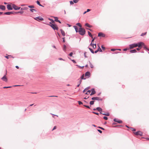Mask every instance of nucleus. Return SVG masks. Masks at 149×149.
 Instances as JSON below:
<instances>
[{
  "label": "nucleus",
  "mask_w": 149,
  "mask_h": 149,
  "mask_svg": "<svg viewBox=\"0 0 149 149\" xmlns=\"http://www.w3.org/2000/svg\"><path fill=\"white\" fill-rule=\"evenodd\" d=\"M86 30L83 28H79V34L84 36L86 33Z\"/></svg>",
  "instance_id": "nucleus-1"
},
{
  "label": "nucleus",
  "mask_w": 149,
  "mask_h": 149,
  "mask_svg": "<svg viewBox=\"0 0 149 149\" xmlns=\"http://www.w3.org/2000/svg\"><path fill=\"white\" fill-rule=\"evenodd\" d=\"M52 28L54 30H58V28L57 25L55 24H52L51 26Z\"/></svg>",
  "instance_id": "nucleus-2"
},
{
  "label": "nucleus",
  "mask_w": 149,
  "mask_h": 149,
  "mask_svg": "<svg viewBox=\"0 0 149 149\" xmlns=\"http://www.w3.org/2000/svg\"><path fill=\"white\" fill-rule=\"evenodd\" d=\"M133 133L136 136H141L143 135V133L142 132L138 131L135 132H134Z\"/></svg>",
  "instance_id": "nucleus-3"
},
{
  "label": "nucleus",
  "mask_w": 149,
  "mask_h": 149,
  "mask_svg": "<svg viewBox=\"0 0 149 149\" xmlns=\"http://www.w3.org/2000/svg\"><path fill=\"white\" fill-rule=\"evenodd\" d=\"M137 44L136 43H134L133 44L130 45H129V49H133L135 47H137Z\"/></svg>",
  "instance_id": "nucleus-4"
},
{
  "label": "nucleus",
  "mask_w": 149,
  "mask_h": 149,
  "mask_svg": "<svg viewBox=\"0 0 149 149\" xmlns=\"http://www.w3.org/2000/svg\"><path fill=\"white\" fill-rule=\"evenodd\" d=\"M91 99L92 100H96L97 101H101L102 100V99L98 97H93L91 98Z\"/></svg>",
  "instance_id": "nucleus-5"
},
{
  "label": "nucleus",
  "mask_w": 149,
  "mask_h": 149,
  "mask_svg": "<svg viewBox=\"0 0 149 149\" xmlns=\"http://www.w3.org/2000/svg\"><path fill=\"white\" fill-rule=\"evenodd\" d=\"M34 19L35 20L39 22L40 21H43L44 20V19L42 17L40 16L36 17L35 18H34Z\"/></svg>",
  "instance_id": "nucleus-6"
},
{
  "label": "nucleus",
  "mask_w": 149,
  "mask_h": 149,
  "mask_svg": "<svg viewBox=\"0 0 149 149\" xmlns=\"http://www.w3.org/2000/svg\"><path fill=\"white\" fill-rule=\"evenodd\" d=\"M12 7L15 10H19L21 8L20 7H18L14 4H12Z\"/></svg>",
  "instance_id": "nucleus-7"
},
{
  "label": "nucleus",
  "mask_w": 149,
  "mask_h": 149,
  "mask_svg": "<svg viewBox=\"0 0 149 149\" xmlns=\"http://www.w3.org/2000/svg\"><path fill=\"white\" fill-rule=\"evenodd\" d=\"M16 14V12L14 11H10V12H7L4 13V15H9L10 14Z\"/></svg>",
  "instance_id": "nucleus-8"
},
{
  "label": "nucleus",
  "mask_w": 149,
  "mask_h": 149,
  "mask_svg": "<svg viewBox=\"0 0 149 149\" xmlns=\"http://www.w3.org/2000/svg\"><path fill=\"white\" fill-rule=\"evenodd\" d=\"M136 43L137 44V47H141V45H144V43L143 42H138Z\"/></svg>",
  "instance_id": "nucleus-9"
},
{
  "label": "nucleus",
  "mask_w": 149,
  "mask_h": 149,
  "mask_svg": "<svg viewBox=\"0 0 149 149\" xmlns=\"http://www.w3.org/2000/svg\"><path fill=\"white\" fill-rule=\"evenodd\" d=\"M113 120L114 122H117L119 124L122 123H123L122 120L118 119V118H115L113 119Z\"/></svg>",
  "instance_id": "nucleus-10"
},
{
  "label": "nucleus",
  "mask_w": 149,
  "mask_h": 149,
  "mask_svg": "<svg viewBox=\"0 0 149 149\" xmlns=\"http://www.w3.org/2000/svg\"><path fill=\"white\" fill-rule=\"evenodd\" d=\"M90 90V92L91 91V93L90 94V95L91 96L96 93V91H95V89L94 88H92Z\"/></svg>",
  "instance_id": "nucleus-11"
},
{
  "label": "nucleus",
  "mask_w": 149,
  "mask_h": 149,
  "mask_svg": "<svg viewBox=\"0 0 149 149\" xmlns=\"http://www.w3.org/2000/svg\"><path fill=\"white\" fill-rule=\"evenodd\" d=\"M98 36L104 37L105 36V35L102 32H99L98 33Z\"/></svg>",
  "instance_id": "nucleus-12"
},
{
  "label": "nucleus",
  "mask_w": 149,
  "mask_h": 149,
  "mask_svg": "<svg viewBox=\"0 0 149 149\" xmlns=\"http://www.w3.org/2000/svg\"><path fill=\"white\" fill-rule=\"evenodd\" d=\"M7 8L8 10H12L13 9L12 6L10 4H8L7 5Z\"/></svg>",
  "instance_id": "nucleus-13"
},
{
  "label": "nucleus",
  "mask_w": 149,
  "mask_h": 149,
  "mask_svg": "<svg viewBox=\"0 0 149 149\" xmlns=\"http://www.w3.org/2000/svg\"><path fill=\"white\" fill-rule=\"evenodd\" d=\"M54 22H57L60 23H61V22L60 20L58 19V18L56 17H54Z\"/></svg>",
  "instance_id": "nucleus-14"
},
{
  "label": "nucleus",
  "mask_w": 149,
  "mask_h": 149,
  "mask_svg": "<svg viewBox=\"0 0 149 149\" xmlns=\"http://www.w3.org/2000/svg\"><path fill=\"white\" fill-rule=\"evenodd\" d=\"M85 76L86 77H88V78L89 77L91 76V73L89 71L86 72L85 74Z\"/></svg>",
  "instance_id": "nucleus-15"
},
{
  "label": "nucleus",
  "mask_w": 149,
  "mask_h": 149,
  "mask_svg": "<svg viewBox=\"0 0 149 149\" xmlns=\"http://www.w3.org/2000/svg\"><path fill=\"white\" fill-rule=\"evenodd\" d=\"M6 8L5 6L2 5H0V9L3 10H5Z\"/></svg>",
  "instance_id": "nucleus-16"
},
{
  "label": "nucleus",
  "mask_w": 149,
  "mask_h": 149,
  "mask_svg": "<svg viewBox=\"0 0 149 149\" xmlns=\"http://www.w3.org/2000/svg\"><path fill=\"white\" fill-rule=\"evenodd\" d=\"M1 79L3 81L6 82L7 81V79L6 77V75H4L1 78Z\"/></svg>",
  "instance_id": "nucleus-17"
},
{
  "label": "nucleus",
  "mask_w": 149,
  "mask_h": 149,
  "mask_svg": "<svg viewBox=\"0 0 149 149\" xmlns=\"http://www.w3.org/2000/svg\"><path fill=\"white\" fill-rule=\"evenodd\" d=\"M102 112H104L103 111V112H100V114H102L103 115H105V116H109L110 115L109 113L108 112L107 113H102Z\"/></svg>",
  "instance_id": "nucleus-18"
},
{
  "label": "nucleus",
  "mask_w": 149,
  "mask_h": 149,
  "mask_svg": "<svg viewBox=\"0 0 149 149\" xmlns=\"http://www.w3.org/2000/svg\"><path fill=\"white\" fill-rule=\"evenodd\" d=\"M130 52L131 53H136L137 52L136 49H133L131 50L130 51Z\"/></svg>",
  "instance_id": "nucleus-19"
},
{
  "label": "nucleus",
  "mask_w": 149,
  "mask_h": 149,
  "mask_svg": "<svg viewBox=\"0 0 149 149\" xmlns=\"http://www.w3.org/2000/svg\"><path fill=\"white\" fill-rule=\"evenodd\" d=\"M73 27L76 33L79 32V30H78V28L77 26H73Z\"/></svg>",
  "instance_id": "nucleus-20"
},
{
  "label": "nucleus",
  "mask_w": 149,
  "mask_h": 149,
  "mask_svg": "<svg viewBox=\"0 0 149 149\" xmlns=\"http://www.w3.org/2000/svg\"><path fill=\"white\" fill-rule=\"evenodd\" d=\"M97 110L98 111L102 112V109L100 107H97L96 108Z\"/></svg>",
  "instance_id": "nucleus-21"
},
{
  "label": "nucleus",
  "mask_w": 149,
  "mask_h": 149,
  "mask_svg": "<svg viewBox=\"0 0 149 149\" xmlns=\"http://www.w3.org/2000/svg\"><path fill=\"white\" fill-rule=\"evenodd\" d=\"M85 26L90 28H91L92 27V25H90L88 23H86L85 24Z\"/></svg>",
  "instance_id": "nucleus-22"
},
{
  "label": "nucleus",
  "mask_w": 149,
  "mask_h": 149,
  "mask_svg": "<svg viewBox=\"0 0 149 149\" xmlns=\"http://www.w3.org/2000/svg\"><path fill=\"white\" fill-rule=\"evenodd\" d=\"M5 57L7 59H8L9 58V57L12 58H14V57L12 56L11 55H7V56H5Z\"/></svg>",
  "instance_id": "nucleus-23"
},
{
  "label": "nucleus",
  "mask_w": 149,
  "mask_h": 149,
  "mask_svg": "<svg viewBox=\"0 0 149 149\" xmlns=\"http://www.w3.org/2000/svg\"><path fill=\"white\" fill-rule=\"evenodd\" d=\"M60 31H61V34H62V36H65V32L64 31L62 30V29H61L60 30Z\"/></svg>",
  "instance_id": "nucleus-24"
},
{
  "label": "nucleus",
  "mask_w": 149,
  "mask_h": 149,
  "mask_svg": "<svg viewBox=\"0 0 149 149\" xmlns=\"http://www.w3.org/2000/svg\"><path fill=\"white\" fill-rule=\"evenodd\" d=\"M63 49L64 52H65L66 50V46L65 45H63Z\"/></svg>",
  "instance_id": "nucleus-25"
},
{
  "label": "nucleus",
  "mask_w": 149,
  "mask_h": 149,
  "mask_svg": "<svg viewBox=\"0 0 149 149\" xmlns=\"http://www.w3.org/2000/svg\"><path fill=\"white\" fill-rule=\"evenodd\" d=\"M90 88V86H88V87H86L85 89H84L83 91V93H85L87 90L89 89Z\"/></svg>",
  "instance_id": "nucleus-26"
},
{
  "label": "nucleus",
  "mask_w": 149,
  "mask_h": 149,
  "mask_svg": "<svg viewBox=\"0 0 149 149\" xmlns=\"http://www.w3.org/2000/svg\"><path fill=\"white\" fill-rule=\"evenodd\" d=\"M88 35L89 36L91 37V38H93V36L92 34H91V33L89 31H88Z\"/></svg>",
  "instance_id": "nucleus-27"
},
{
  "label": "nucleus",
  "mask_w": 149,
  "mask_h": 149,
  "mask_svg": "<svg viewBox=\"0 0 149 149\" xmlns=\"http://www.w3.org/2000/svg\"><path fill=\"white\" fill-rule=\"evenodd\" d=\"M88 48L89 49L91 53H92V54L94 53V51L90 47H88Z\"/></svg>",
  "instance_id": "nucleus-28"
},
{
  "label": "nucleus",
  "mask_w": 149,
  "mask_h": 149,
  "mask_svg": "<svg viewBox=\"0 0 149 149\" xmlns=\"http://www.w3.org/2000/svg\"><path fill=\"white\" fill-rule=\"evenodd\" d=\"M84 76H85V75L84 74H83L82 75V76L81 77V80L82 79L85 80L86 79V78H84Z\"/></svg>",
  "instance_id": "nucleus-29"
},
{
  "label": "nucleus",
  "mask_w": 149,
  "mask_h": 149,
  "mask_svg": "<svg viewBox=\"0 0 149 149\" xmlns=\"http://www.w3.org/2000/svg\"><path fill=\"white\" fill-rule=\"evenodd\" d=\"M94 100H93L91 101H90V103H89L90 105H93L94 104V102L95 101Z\"/></svg>",
  "instance_id": "nucleus-30"
},
{
  "label": "nucleus",
  "mask_w": 149,
  "mask_h": 149,
  "mask_svg": "<svg viewBox=\"0 0 149 149\" xmlns=\"http://www.w3.org/2000/svg\"><path fill=\"white\" fill-rule=\"evenodd\" d=\"M75 65L76 66H77L80 69H83V68H84V66H81L78 65Z\"/></svg>",
  "instance_id": "nucleus-31"
},
{
  "label": "nucleus",
  "mask_w": 149,
  "mask_h": 149,
  "mask_svg": "<svg viewBox=\"0 0 149 149\" xmlns=\"http://www.w3.org/2000/svg\"><path fill=\"white\" fill-rule=\"evenodd\" d=\"M68 58L71 61H72L74 63H77L75 61L74 59H71L70 58L68 57Z\"/></svg>",
  "instance_id": "nucleus-32"
},
{
  "label": "nucleus",
  "mask_w": 149,
  "mask_h": 149,
  "mask_svg": "<svg viewBox=\"0 0 149 149\" xmlns=\"http://www.w3.org/2000/svg\"><path fill=\"white\" fill-rule=\"evenodd\" d=\"M89 63V64L90 65V66L91 68H93V65H92V63L90 61H88Z\"/></svg>",
  "instance_id": "nucleus-33"
},
{
  "label": "nucleus",
  "mask_w": 149,
  "mask_h": 149,
  "mask_svg": "<svg viewBox=\"0 0 149 149\" xmlns=\"http://www.w3.org/2000/svg\"><path fill=\"white\" fill-rule=\"evenodd\" d=\"M82 82V80L81 79H80L79 80V82L78 83V84L77 85V87H79L80 85V84H81V82Z\"/></svg>",
  "instance_id": "nucleus-34"
},
{
  "label": "nucleus",
  "mask_w": 149,
  "mask_h": 149,
  "mask_svg": "<svg viewBox=\"0 0 149 149\" xmlns=\"http://www.w3.org/2000/svg\"><path fill=\"white\" fill-rule=\"evenodd\" d=\"M30 10L32 12H33L34 11H35V12H37V10L34 9H30Z\"/></svg>",
  "instance_id": "nucleus-35"
},
{
  "label": "nucleus",
  "mask_w": 149,
  "mask_h": 149,
  "mask_svg": "<svg viewBox=\"0 0 149 149\" xmlns=\"http://www.w3.org/2000/svg\"><path fill=\"white\" fill-rule=\"evenodd\" d=\"M24 13V11H21L18 12H16V14H17L18 13H20L21 14H22Z\"/></svg>",
  "instance_id": "nucleus-36"
},
{
  "label": "nucleus",
  "mask_w": 149,
  "mask_h": 149,
  "mask_svg": "<svg viewBox=\"0 0 149 149\" xmlns=\"http://www.w3.org/2000/svg\"><path fill=\"white\" fill-rule=\"evenodd\" d=\"M97 49L98 50V51H99L100 52H102V50L101 49V48H100L99 46H98V48Z\"/></svg>",
  "instance_id": "nucleus-37"
},
{
  "label": "nucleus",
  "mask_w": 149,
  "mask_h": 149,
  "mask_svg": "<svg viewBox=\"0 0 149 149\" xmlns=\"http://www.w3.org/2000/svg\"><path fill=\"white\" fill-rule=\"evenodd\" d=\"M52 22H49V24L45 23V24L48 25L49 26L51 27V25L52 24H52Z\"/></svg>",
  "instance_id": "nucleus-38"
},
{
  "label": "nucleus",
  "mask_w": 149,
  "mask_h": 149,
  "mask_svg": "<svg viewBox=\"0 0 149 149\" xmlns=\"http://www.w3.org/2000/svg\"><path fill=\"white\" fill-rule=\"evenodd\" d=\"M76 25L80 27V28H81L82 26L80 23H77L76 24Z\"/></svg>",
  "instance_id": "nucleus-39"
},
{
  "label": "nucleus",
  "mask_w": 149,
  "mask_h": 149,
  "mask_svg": "<svg viewBox=\"0 0 149 149\" xmlns=\"http://www.w3.org/2000/svg\"><path fill=\"white\" fill-rule=\"evenodd\" d=\"M48 19L51 21V22H52V23H54L55 22L54 20L52 19L49 18Z\"/></svg>",
  "instance_id": "nucleus-40"
},
{
  "label": "nucleus",
  "mask_w": 149,
  "mask_h": 149,
  "mask_svg": "<svg viewBox=\"0 0 149 149\" xmlns=\"http://www.w3.org/2000/svg\"><path fill=\"white\" fill-rule=\"evenodd\" d=\"M91 93L90 92V90H88L87 92L85 93V95H88V94H89L90 93Z\"/></svg>",
  "instance_id": "nucleus-41"
},
{
  "label": "nucleus",
  "mask_w": 149,
  "mask_h": 149,
  "mask_svg": "<svg viewBox=\"0 0 149 149\" xmlns=\"http://www.w3.org/2000/svg\"><path fill=\"white\" fill-rule=\"evenodd\" d=\"M146 33H147V32H145L144 33H142L141 34L140 36H143L146 35Z\"/></svg>",
  "instance_id": "nucleus-42"
},
{
  "label": "nucleus",
  "mask_w": 149,
  "mask_h": 149,
  "mask_svg": "<svg viewBox=\"0 0 149 149\" xmlns=\"http://www.w3.org/2000/svg\"><path fill=\"white\" fill-rule=\"evenodd\" d=\"M96 37H95L93 38H93H92V40L91 41L92 42H94V40L96 39Z\"/></svg>",
  "instance_id": "nucleus-43"
},
{
  "label": "nucleus",
  "mask_w": 149,
  "mask_h": 149,
  "mask_svg": "<svg viewBox=\"0 0 149 149\" xmlns=\"http://www.w3.org/2000/svg\"><path fill=\"white\" fill-rule=\"evenodd\" d=\"M28 7L30 8H34V6L33 5H29L28 6Z\"/></svg>",
  "instance_id": "nucleus-44"
},
{
  "label": "nucleus",
  "mask_w": 149,
  "mask_h": 149,
  "mask_svg": "<svg viewBox=\"0 0 149 149\" xmlns=\"http://www.w3.org/2000/svg\"><path fill=\"white\" fill-rule=\"evenodd\" d=\"M101 48H102V50H104L105 49V47H104L103 46V45H101Z\"/></svg>",
  "instance_id": "nucleus-45"
},
{
  "label": "nucleus",
  "mask_w": 149,
  "mask_h": 149,
  "mask_svg": "<svg viewBox=\"0 0 149 149\" xmlns=\"http://www.w3.org/2000/svg\"><path fill=\"white\" fill-rule=\"evenodd\" d=\"M97 128H99V129H100L102 130H105V129L104 128H103L102 127H100V126H98L97 127Z\"/></svg>",
  "instance_id": "nucleus-46"
},
{
  "label": "nucleus",
  "mask_w": 149,
  "mask_h": 149,
  "mask_svg": "<svg viewBox=\"0 0 149 149\" xmlns=\"http://www.w3.org/2000/svg\"><path fill=\"white\" fill-rule=\"evenodd\" d=\"M92 113H93V114H96L97 115H99V113H97V112H94V111H93L92 112Z\"/></svg>",
  "instance_id": "nucleus-47"
},
{
  "label": "nucleus",
  "mask_w": 149,
  "mask_h": 149,
  "mask_svg": "<svg viewBox=\"0 0 149 149\" xmlns=\"http://www.w3.org/2000/svg\"><path fill=\"white\" fill-rule=\"evenodd\" d=\"M143 48L144 49H145L147 50L148 49V48L145 45H143Z\"/></svg>",
  "instance_id": "nucleus-48"
},
{
  "label": "nucleus",
  "mask_w": 149,
  "mask_h": 149,
  "mask_svg": "<svg viewBox=\"0 0 149 149\" xmlns=\"http://www.w3.org/2000/svg\"><path fill=\"white\" fill-rule=\"evenodd\" d=\"M70 4L71 5H73L74 4V2L73 1H70Z\"/></svg>",
  "instance_id": "nucleus-49"
},
{
  "label": "nucleus",
  "mask_w": 149,
  "mask_h": 149,
  "mask_svg": "<svg viewBox=\"0 0 149 149\" xmlns=\"http://www.w3.org/2000/svg\"><path fill=\"white\" fill-rule=\"evenodd\" d=\"M84 106V107H85L86 108H88V109H90V107H89V106H88V105H83Z\"/></svg>",
  "instance_id": "nucleus-50"
},
{
  "label": "nucleus",
  "mask_w": 149,
  "mask_h": 149,
  "mask_svg": "<svg viewBox=\"0 0 149 149\" xmlns=\"http://www.w3.org/2000/svg\"><path fill=\"white\" fill-rule=\"evenodd\" d=\"M103 118L105 120H107L108 119V118L106 116H104L103 117Z\"/></svg>",
  "instance_id": "nucleus-51"
},
{
  "label": "nucleus",
  "mask_w": 149,
  "mask_h": 149,
  "mask_svg": "<svg viewBox=\"0 0 149 149\" xmlns=\"http://www.w3.org/2000/svg\"><path fill=\"white\" fill-rule=\"evenodd\" d=\"M79 0H73V2L74 3H77Z\"/></svg>",
  "instance_id": "nucleus-52"
},
{
  "label": "nucleus",
  "mask_w": 149,
  "mask_h": 149,
  "mask_svg": "<svg viewBox=\"0 0 149 149\" xmlns=\"http://www.w3.org/2000/svg\"><path fill=\"white\" fill-rule=\"evenodd\" d=\"M78 102L79 105L83 104V103L81 101H78Z\"/></svg>",
  "instance_id": "nucleus-53"
},
{
  "label": "nucleus",
  "mask_w": 149,
  "mask_h": 149,
  "mask_svg": "<svg viewBox=\"0 0 149 149\" xmlns=\"http://www.w3.org/2000/svg\"><path fill=\"white\" fill-rule=\"evenodd\" d=\"M129 49H130L129 48H125L124 49H123V50L124 51H127V50H128V49L129 50Z\"/></svg>",
  "instance_id": "nucleus-54"
},
{
  "label": "nucleus",
  "mask_w": 149,
  "mask_h": 149,
  "mask_svg": "<svg viewBox=\"0 0 149 149\" xmlns=\"http://www.w3.org/2000/svg\"><path fill=\"white\" fill-rule=\"evenodd\" d=\"M130 129L132 130L133 131H136V129L134 128H133V127H130Z\"/></svg>",
  "instance_id": "nucleus-55"
},
{
  "label": "nucleus",
  "mask_w": 149,
  "mask_h": 149,
  "mask_svg": "<svg viewBox=\"0 0 149 149\" xmlns=\"http://www.w3.org/2000/svg\"><path fill=\"white\" fill-rule=\"evenodd\" d=\"M73 54V53L72 52H71L69 54V55L70 56H72Z\"/></svg>",
  "instance_id": "nucleus-56"
},
{
  "label": "nucleus",
  "mask_w": 149,
  "mask_h": 149,
  "mask_svg": "<svg viewBox=\"0 0 149 149\" xmlns=\"http://www.w3.org/2000/svg\"><path fill=\"white\" fill-rule=\"evenodd\" d=\"M86 52H85L84 53V56L85 58H87V56H86Z\"/></svg>",
  "instance_id": "nucleus-57"
},
{
  "label": "nucleus",
  "mask_w": 149,
  "mask_h": 149,
  "mask_svg": "<svg viewBox=\"0 0 149 149\" xmlns=\"http://www.w3.org/2000/svg\"><path fill=\"white\" fill-rule=\"evenodd\" d=\"M36 3L39 6H40V5H41V4L40 3V2L38 1H37Z\"/></svg>",
  "instance_id": "nucleus-58"
},
{
  "label": "nucleus",
  "mask_w": 149,
  "mask_h": 149,
  "mask_svg": "<svg viewBox=\"0 0 149 149\" xmlns=\"http://www.w3.org/2000/svg\"><path fill=\"white\" fill-rule=\"evenodd\" d=\"M11 87V86H4V87H3V88H10Z\"/></svg>",
  "instance_id": "nucleus-59"
},
{
  "label": "nucleus",
  "mask_w": 149,
  "mask_h": 149,
  "mask_svg": "<svg viewBox=\"0 0 149 149\" xmlns=\"http://www.w3.org/2000/svg\"><path fill=\"white\" fill-rule=\"evenodd\" d=\"M97 130L100 133H102V131L100 130L97 129Z\"/></svg>",
  "instance_id": "nucleus-60"
},
{
  "label": "nucleus",
  "mask_w": 149,
  "mask_h": 149,
  "mask_svg": "<svg viewBox=\"0 0 149 149\" xmlns=\"http://www.w3.org/2000/svg\"><path fill=\"white\" fill-rule=\"evenodd\" d=\"M116 50V49H111V51H115Z\"/></svg>",
  "instance_id": "nucleus-61"
},
{
  "label": "nucleus",
  "mask_w": 149,
  "mask_h": 149,
  "mask_svg": "<svg viewBox=\"0 0 149 149\" xmlns=\"http://www.w3.org/2000/svg\"><path fill=\"white\" fill-rule=\"evenodd\" d=\"M62 39H63V42H64L65 41V38H62Z\"/></svg>",
  "instance_id": "nucleus-62"
},
{
  "label": "nucleus",
  "mask_w": 149,
  "mask_h": 149,
  "mask_svg": "<svg viewBox=\"0 0 149 149\" xmlns=\"http://www.w3.org/2000/svg\"><path fill=\"white\" fill-rule=\"evenodd\" d=\"M56 126H54V127H53V129H52V130H54L56 129Z\"/></svg>",
  "instance_id": "nucleus-63"
},
{
  "label": "nucleus",
  "mask_w": 149,
  "mask_h": 149,
  "mask_svg": "<svg viewBox=\"0 0 149 149\" xmlns=\"http://www.w3.org/2000/svg\"><path fill=\"white\" fill-rule=\"evenodd\" d=\"M98 50L97 49V50H95L94 52V53H96L98 52Z\"/></svg>",
  "instance_id": "nucleus-64"
}]
</instances>
